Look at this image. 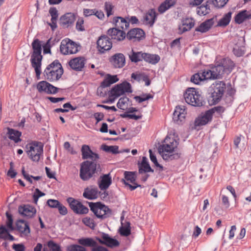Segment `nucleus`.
Segmentation results:
<instances>
[{
    "label": "nucleus",
    "mask_w": 251,
    "mask_h": 251,
    "mask_svg": "<svg viewBox=\"0 0 251 251\" xmlns=\"http://www.w3.org/2000/svg\"><path fill=\"white\" fill-rule=\"evenodd\" d=\"M234 64L229 58H224L220 62L216 63L215 66L210 70H207L201 73V77L203 81L210 79H219L223 77L225 74H229Z\"/></svg>",
    "instance_id": "nucleus-1"
},
{
    "label": "nucleus",
    "mask_w": 251,
    "mask_h": 251,
    "mask_svg": "<svg viewBox=\"0 0 251 251\" xmlns=\"http://www.w3.org/2000/svg\"><path fill=\"white\" fill-rule=\"evenodd\" d=\"M164 144L160 145L158 148V152L163 159L169 161L179 158L180 155L179 153H172L174 149L177 147L178 142L173 138L167 137L164 140Z\"/></svg>",
    "instance_id": "nucleus-2"
},
{
    "label": "nucleus",
    "mask_w": 251,
    "mask_h": 251,
    "mask_svg": "<svg viewBox=\"0 0 251 251\" xmlns=\"http://www.w3.org/2000/svg\"><path fill=\"white\" fill-rule=\"evenodd\" d=\"M32 47L33 50L31 55L30 62L32 67L34 69L38 79L40 78L41 73V64L43 56L41 55L42 45L41 41L35 39L32 43Z\"/></svg>",
    "instance_id": "nucleus-3"
},
{
    "label": "nucleus",
    "mask_w": 251,
    "mask_h": 251,
    "mask_svg": "<svg viewBox=\"0 0 251 251\" xmlns=\"http://www.w3.org/2000/svg\"><path fill=\"white\" fill-rule=\"evenodd\" d=\"M100 171V166L99 161L87 160L81 164L79 176L83 181H87L98 175Z\"/></svg>",
    "instance_id": "nucleus-4"
},
{
    "label": "nucleus",
    "mask_w": 251,
    "mask_h": 251,
    "mask_svg": "<svg viewBox=\"0 0 251 251\" xmlns=\"http://www.w3.org/2000/svg\"><path fill=\"white\" fill-rule=\"evenodd\" d=\"M186 102L192 106H201L204 102L200 92L194 88H188L184 94Z\"/></svg>",
    "instance_id": "nucleus-5"
},
{
    "label": "nucleus",
    "mask_w": 251,
    "mask_h": 251,
    "mask_svg": "<svg viewBox=\"0 0 251 251\" xmlns=\"http://www.w3.org/2000/svg\"><path fill=\"white\" fill-rule=\"evenodd\" d=\"M88 203L90 210L98 218L103 220L110 217L112 215V210L100 202Z\"/></svg>",
    "instance_id": "nucleus-6"
},
{
    "label": "nucleus",
    "mask_w": 251,
    "mask_h": 251,
    "mask_svg": "<svg viewBox=\"0 0 251 251\" xmlns=\"http://www.w3.org/2000/svg\"><path fill=\"white\" fill-rule=\"evenodd\" d=\"M26 153L32 161L38 162L43 153V145L41 142L34 141L27 144Z\"/></svg>",
    "instance_id": "nucleus-7"
},
{
    "label": "nucleus",
    "mask_w": 251,
    "mask_h": 251,
    "mask_svg": "<svg viewBox=\"0 0 251 251\" xmlns=\"http://www.w3.org/2000/svg\"><path fill=\"white\" fill-rule=\"evenodd\" d=\"M213 91L211 93V98L214 103L218 102L222 98L226 89V84L222 81H216L212 84Z\"/></svg>",
    "instance_id": "nucleus-8"
},
{
    "label": "nucleus",
    "mask_w": 251,
    "mask_h": 251,
    "mask_svg": "<svg viewBox=\"0 0 251 251\" xmlns=\"http://www.w3.org/2000/svg\"><path fill=\"white\" fill-rule=\"evenodd\" d=\"M132 92L131 84L125 81L113 87L109 92V96L118 98L125 93H131Z\"/></svg>",
    "instance_id": "nucleus-9"
},
{
    "label": "nucleus",
    "mask_w": 251,
    "mask_h": 251,
    "mask_svg": "<svg viewBox=\"0 0 251 251\" xmlns=\"http://www.w3.org/2000/svg\"><path fill=\"white\" fill-rule=\"evenodd\" d=\"M78 46L69 39L68 41L63 40L60 46V50L63 54H74L78 51Z\"/></svg>",
    "instance_id": "nucleus-10"
},
{
    "label": "nucleus",
    "mask_w": 251,
    "mask_h": 251,
    "mask_svg": "<svg viewBox=\"0 0 251 251\" xmlns=\"http://www.w3.org/2000/svg\"><path fill=\"white\" fill-rule=\"evenodd\" d=\"M67 201L69 203L70 208L74 212L77 214H86L89 211L87 207L84 206L80 201L73 198H68Z\"/></svg>",
    "instance_id": "nucleus-11"
},
{
    "label": "nucleus",
    "mask_w": 251,
    "mask_h": 251,
    "mask_svg": "<svg viewBox=\"0 0 251 251\" xmlns=\"http://www.w3.org/2000/svg\"><path fill=\"white\" fill-rule=\"evenodd\" d=\"M124 175L126 180L123 179V181L126 186L129 187L131 191L135 190L138 187H141V185L137 184L135 183V172L126 171L124 173Z\"/></svg>",
    "instance_id": "nucleus-12"
},
{
    "label": "nucleus",
    "mask_w": 251,
    "mask_h": 251,
    "mask_svg": "<svg viewBox=\"0 0 251 251\" xmlns=\"http://www.w3.org/2000/svg\"><path fill=\"white\" fill-rule=\"evenodd\" d=\"M97 48L101 53L111 49L112 44L110 38L106 35H102L99 37L97 42Z\"/></svg>",
    "instance_id": "nucleus-13"
},
{
    "label": "nucleus",
    "mask_w": 251,
    "mask_h": 251,
    "mask_svg": "<svg viewBox=\"0 0 251 251\" xmlns=\"http://www.w3.org/2000/svg\"><path fill=\"white\" fill-rule=\"evenodd\" d=\"M109 62L115 68H122L126 64L125 55L122 53H117L109 58Z\"/></svg>",
    "instance_id": "nucleus-14"
},
{
    "label": "nucleus",
    "mask_w": 251,
    "mask_h": 251,
    "mask_svg": "<svg viewBox=\"0 0 251 251\" xmlns=\"http://www.w3.org/2000/svg\"><path fill=\"white\" fill-rule=\"evenodd\" d=\"M82 158L83 159H90V161H98L100 158L99 155L94 152L89 146L83 145L81 147Z\"/></svg>",
    "instance_id": "nucleus-15"
},
{
    "label": "nucleus",
    "mask_w": 251,
    "mask_h": 251,
    "mask_svg": "<svg viewBox=\"0 0 251 251\" xmlns=\"http://www.w3.org/2000/svg\"><path fill=\"white\" fill-rule=\"evenodd\" d=\"M126 37L129 40H133V41H139L145 37V32L141 28H134L130 29L126 34Z\"/></svg>",
    "instance_id": "nucleus-16"
},
{
    "label": "nucleus",
    "mask_w": 251,
    "mask_h": 251,
    "mask_svg": "<svg viewBox=\"0 0 251 251\" xmlns=\"http://www.w3.org/2000/svg\"><path fill=\"white\" fill-rule=\"evenodd\" d=\"M107 35L111 37L112 39L116 40L118 41L124 40L126 37V32L116 27H113L109 29L107 32Z\"/></svg>",
    "instance_id": "nucleus-17"
},
{
    "label": "nucleus",
    "mask_w": 251,
    "mask_h": 251,
    "mask_svg": "<svg viewBox=\"0 0 251 251\" xmlns=\"http://www.w3.org/2000/svg\"><path fill=\"white\" fill-rule=\"evenodd\" d=\"M185 109L184 106H177L173 113V119L175 123L180 124L184 121L185 117Z\"/></svg>",
    "instance_id": "nucleus-18"
},
{
    "label": "nucleus",
    "mask_w": 251,
    "mask_h": 251,
    "mask_svg": "<svg viewBox=\"0 0 251 251\" xmlns=\"http://www.w3.org/2000/svg\"><path fill=\"white\" fill-rule=\"evenodd\" d=\"M85 61L84 57L80 56L71 59L68 64L73 70L81 71L84 67Z\"/></svg>",
    "instance_id": "nucleus-19"
},
{
    "label": "nucleus",
    "mask_w": 251,
    "mask_h": 251,
    "mask_svg": "<svg viewBox=\"0 0 251 251\" xmlns=\"http://www.w3.org/2000/svg\"><path fill=\"white\" fill-rule=\"evenodd\" d=\"M75 20V16L72 13H68L62 16L60 18V25L64 28L72 25Z\"/></svg>",
    "instance_id": "nucleus-20"
},
{
    "label": "nucleus",
    "mask_w": 251,
    "mask_h": 251,
    "mask_svg": "<svg viewBox=\"0 0 251 251\" xmlns=\"http://www.w3.org/2000/svg\"><path fill=\"white\" fill-rule=\"evenodd\" d=\"M212 119L210 111H206L203 115L199 116L195 121V126H199L205 125Z\"/></svg>",
    "instance_id": "nucleus-21"
},
{
    "label": "nucleus",
    "mask_w": 251,
    "mask_h": 251,
    "mask_svg": "<svg viewBox=\"0 0 251 251\" xmlns=\"http://www.w3.org/2000/svg\"><path fill=\"white\" fill-rule=\"evenodd\" d=\"M234 19L236 24H241L247 20H251V12L250 10H241L236 15Z\"/></svg>",
    "instance_id": "nucleus-22"
},
{
    "label": "nucleus",
    "mask_w": 251,
    "mask_h": 251,
    "mask_svg": "<svg viewBox=\"0 0 251 251\" xmlns=\"http://www.w3.org/2000/svg\"><path fill=\"white\" fill-rule=\"evenodd\" d=\"M19 212L20 214L27 218L33 217L36 212L35 208L30 205H25L19 207Z\"/></svg>",
    "instance_id": "nucleus-23"
},
{
    "label": "nucleus",
    "mask_w": 251,
    "mask_h": 251,
    "mask_svg": "<svg viewBox=\"0 0 251 251\" xmlns=\"http://www.w3.org/2000/svg\"><path fill=\"white\" fill-rule=\"evenodd\" d=\"M113 23L115 25V27L118 29L124 30L127 29L129 27V24L126 19L122 17H116L113 19Z\"/></svg>",
    "instance_id": "nucleus-24"
},
{
    "label": "nucleus",
    "mask_w": 251,
    "mask_h": 251,
    "mask_svg": "<svg viewBox=\"0 0 251 251\" xmlns=\"http://www.w3.org/2000/svg\"><path fill=\"white\" fill-rule=\"evenodd\" d=\"M118 80L119 78L116 75H112L110 74H107L104 80L101 82L100 87L98 88V92L101 90L102 88L109 87L110 85L116 83Z\"/></svg>",
    "instance_id": "nucleus-25"
},
{
    "label": "nucleus",
    "mask_w": 251,
    "mask_h": 251,
    "mask_svg": "<svg viewBox=\"0 0 251 251\" xmlns=\"http://www.w3.org/2000/svg\"><path fill=\"white\" fill-rule=\"evenodd\" d=\"M101 237L102 239L104 240V245L108 247L113 248L117 247L120 245L119 242L112 237L109 234L104 232L101 233Z\"/></svg>",
    "instance_id": "nucleus-26"
},
{
    "label": "nucleus",
    "mask_w": 251,
    "mask_h": 251,
    "mask_svg": "<svg viewBox=\"0 0 251 251\" xmlns=\"http://www.w3.org/2000/svg\"><path fill=\"white\" fill-rule=\"evenodd\" d=\"M98 189L97 187L90 186L85 188L83 196L89 200H95L98 197Z\"/></svg>",
    "instance_id": "nucleus-27"
},
{
    "label": "nucleus",
    "mask_w": 251,
    "mask_h": 251,
    "mask_svg": "<svg viewBox=\"0 0 251 251\" xmlns=\"http://www.w3.org/2000/svg\"><path fill=\"white\" fill-rule=\"evenodd\" d=\"M50 68H46L44 72L45 78L50 81L58 80L62 76V71H58L57 73L54 71H50Z\"/></svg>",
    "instance_id": "nucleus-28"
},
{
    "label": "nucleus",
    "mask_w": 251,
    "mask_h": 251,
    "mask_svg": "<svg viewBox=\"0 0 251 251\" xmlns=\"http://www.w3.org/2000/svg\"><path fill=\"white\" fill-rule=\"evenodd\" d=\"M195 25V22L192 18H185L182 21V26L178 28V32L183 33L190 30Z\"/></svg>",
    "instance_id": "nucleus-29"
},
{
    "label": "nucleus",
    "mask_w": 251,
    "mask_h": 251,
    "mask_svg": "<svg viewBox=\"0 0 251 251\" xmlns=\"http://www.w3.org/2000/svg\"><path fill=\"white\" fill-rule=\"evenodd\" d=\"M100 180L98 181L99 188L101 190L107 189L112 183L110 174H105L100 177Z\"/></svg>",
    "instance_id": "nucleus-30"
},
{
    "label": "nucleus",
    "mask_w": 251,
    "mask_h": 251,
    "mask_svg": "<svg viewBox=\"0 0 251 251\" xmlns=\"http://www.w3.org/2000/svg\"><path fill=\"white\" fill-rule=\"evenodd\" d=\"M138 167L139 174L154 172L153 170L151 168L148 159L145 156L143 157L142 162L138 164Z\"/></svg>",
    "instance_id": "nucleus-31"
},
{
    "label": "nucleus",
    "mask_w": 251,
    "mask_h": 251,
    "mask_svg": "<svg viewBox=\"0 0 251 251\" xmlns=\"http://www.w3.org/2000/svg\"><path fill=\"white\" fill-rule=\"evenodd\" d=\"M214 23V18L206 20L195 29V31L204 33L208 31Z\"/></svg>",
    "instance_id": "nucleus-32"
},
{
    "label": "nucleus",
    "mask_w": 251,
    "mask_h": 251,
    "mask_svg": "<svg viewBox=\"0 0 251 251\" xmlns=\"http://www.w3.org/2000/svg\"><path fill=\"white\" fill-rule=\"evenodd\" d=\"M16 226L17 230L25 235H27L30 233L29 226L24 220H19L17 221Z\"/></svg>",
    "instance_id": "nucleus-33"
},
{
    "label": "nucleus",
    "mask_w": 251,
    "mask_h": 251,
    "mask_svg": "<svg viewBox=\"0 0 251 251\" xmlns=\"http://www.w3.org/2000/svg\"><path fill=\"white\" fill-rule=\"evenodd\" d=\"M78 243L82 247L95 248L97 246V242L92 238H81L78 239Z\"/></svg>",
    "instance_id": "nucleus-34"
},
{
    "label": "nucleus",
    "mask_w": 251,
    "mask_h": 251,
    "mask_svg": "<svg viewBox=\"0 0 251 251\" xmlns=\"http://www.w3.org/2000/svg\"><path fill=\"white\" fill-rule=\"evenodd\" d=\"M156 17V14L155 10L153 9H150L148 13L144 17V21L146 24L149 25L151 26H152L154 23Z\"/></svg>",
    "instance_id": "nucleus-35"
},
{
    "label": "nucleus",
    "mask_w": 251,
    "mask_h": 251,
    "mask_svg": "<svg viewBox=\"0 0 251 251\" xmlns=\"http://www.w3.org/2000/svg\"><path fill=\"white\" fill-rule=\"evenodd\" d=\"M143 60L151 64H156L160 60V56L157 54H152L148 53H144Z\"/></svg>",
    "instance_id": "nucleus-36"
},
{
    "label": "nucleus",
    "mask_w": 251,
    "mask_h": 251,
    "mask_svg": "<svg viewBox=\"0 0 251 251\" xmlns=\"http://www.w3.org/2000/svg\"><path fill=\"white\" fill-rule=\"evenodd\" d=\"M144 53L142 51L136 52L132 50L129 54V58L131 62L137 63L143 60Z\"/></svg>",
    "instance_id": "nucleus-37"
},
{
    "label": "nucleus",
    "mask_w": 251,
    "mask_h": 251,
    "mask_svg": "<svg viewBox=\"0 0 251 251\" xmlns=\"http://www.w3.org/2000/svg\"><path fill=\"white\" fill-rule=\"evenodd\" d=\"M176 2V0H166L162 3L158 8L160 13H163L167 10L173 6Z\"/></svg>",
    "instance_id": "nucleus-38"
},
{
    "label": "nucleus",
    "mask_w": 251,
    "mask_h": 251,
    "mask_svg": "<svg viewBox=\"0 0 251 251\" xmlns=\"http://www.w3.org/2000/svg\"><path fill=\"white\" fill-rule=\"evenodd\" d=\"M7 129V134L8 135V137L9 139L14 141L15 143H18L21 141L20 137L21 135V133L20 132L10 128H8Z\"/></svg>",
    "instance_id": "nucleus-39"
},
{
    "label": "nucleus",
    "mask_w": 251,
    "mask_h": 251,
    "mask_svg": "<svg viewBox=\"0 0 251 251\" xmlns=\"http://www.w3.org/2000/svg\"><path fill=\"white\" fill-rule=\"evenodd\" d=\"M0 238L10 241L15 240V238L9 233L8 230L3 226H1L0 227Z\"/></svg>",
    "instance_id": "nucleus-40"
},
{
    "label": "nucleus",
    "mask_w": 251,
    "mask_h": 251,
    "mask_svg": "<svg viewBox=\"0 0 251 251\" xmlns=\"http://www.w3.org/2000/svg\"><path fill=\"white\" fill-rule=\"evenodd\" d=\"M232 12H228L219 21L218 25L220 26H226L228 25L231 20Z\"/></svg>",
    "instance_id": "nucleus-41"
},
{
    "label": "nucleus",
    "mask_w": 251,
    "mask_h": 251,
    "mask_svg": "<svg viewBox=\"0 0 251 251\" xmlns=\"http://www.w3.org/2000/svg\"><path fill=\"white\" fill-rule=\"evenodd\" d=\"M47 68H50V71L49 72L54 71L57 73L58 71H62V74H63V69L58 60H54L53 62L49 65Z\"/></svg>",
    "instance_id": "nucleus-42"
},
{
    "label": "nucleus",
    "mask_w": 251,
    "mask_h": 251,
    "mask_svg": "<svg viewBox=\"0 0 251 251\" xmlns=\"http://www.w3.org/2000/svg\"><path fill=\"white\" fill-rule=\"evenodd\" d=\"M101 149L104 151L108 153H112L116 154L120 152L119 151V147L117 146H107L106 145H102Z\"/></svg>",
    "instance_id": "nucleus-43"
},
{
    "label": "nucleus",
    "mask_w": 251,
    "mask_h": 251,
    "mask_svg": "<svg viewBox=\"0 0 251 251\" xmlns=\"http://www.w3.org/2000/svg\"><path fill=\"white\" fill-rule=\"evenodd\" d=\"M122 225L123 223H122ZM119 232L122 236H128L131 233L130 223L126 222L125 226H122L119 229Z\"/></svg>",
    "instance_id": "nucleus-44"
},
{
    "label": "nucleus",
    "mask_w": 251,
    "mask_h": 251,
    "mask_svg": "<svg viewBox=\"0 0 251 251\" xmlns=\"http://www.w3.org/2000/svg\"><path fill=\"white\" fill-rule=\"evenodd\" d=\"M210 12V7L209 4H202L197 9V14L200 16L205 15Z\"/></svg>",
    "instance_id": "nucleus-45"
},
{
    "label": "nucleus",
    "mask_w": 251,
    "mask_h": 251,
    "mask_svg": "<svg viewBox=\"0 0 251 251\" xmlns=\"http://www.w3.org/2000/svg\"><path fill=\"white\" fill-rule=\"evenodd\" d=\"M50 83L46 81H41L37 85V89L40 93L45 92L47 93Z\"/></svg>",
    "instance_id": "nucleus-46"
},
{
    "label": "nucleus",
    "mask_w": 251,
    "mask_h": 251,
    "mask_svg": "<svg viewBox=\"0 0 251 251\" xmlns=\"http://www.w3.org/2000/svg\"><path fill=\"white\" fill-rule=\"evenodd\" d=\"M83 223L87 226L94 229L96 226L93 219L90 217H85L82 219Z\"/></svg>",
    "instance_id": "nucleus-47"
},
{
    "label": "nucleus",
    "mask_w": 251,
    "mask_h": 251,
    "mask_svg": "<svg viewBox=\"0 0 251 251\" xmlns=\"http://www.w3.org/2000/svg\"><path fill=\"white\" fill-rule=\"evenodd\" d=\"M229 0H211L213 5L217 8L224 7Z\"/></svg>",
    "instance_id": "nucleus-48"
},
{
    "label": "nucleus",
    "mask_w": 251,
    "mask_h": 251,
    "mask_svg": "<svg viewBox=\"0 0 251 251\" xmlns=\"http://www.w3.org/2000/svg\"><path fill=\"white\" fill-rule=\"evenodd\" d=\"M68 251H86V249L81 245L76 244L71 245L67 247Z\"/></svg>",
    "instance_id": "nucleus-49"
},
{
    "label": "nucleus",
    "mask_w": 251,
    "mask_h": 251,
    "mask_svg": "<svg viewBox=\"0 0 251 251\" xmlns=\"http://www.w3.org/2000/svg\"><path fill=\"white\" fill-rule=\"evenodd\" d=\"M191 81L195 84H199L200 82L203 81L201 77V73L199 72L192 75L191 78Z\"/></svg>",
    "instance_id": "nucleus-50"
},
{
    "label": "nucleus",
    "mask_w": 251,
    "mask_h": 251,
    "mask_svg": "<svg viewBox=\"0 0 251 251\" xmlns=\"http://www.w3.org/2000/svg\"><path fill=\"white\" fill-rule=\"evenodd\" d=\"M150 157L151 161L154 164V165L158 167H159L161 171L163 170V166L160 165L157 162L156 157L154 154H153L151 150H149Z\"/></svg>",
    "instance_id": "nucleus-51"
},
{
    "label": "nucleus",
    "mask_w": 251,
    "mask_h": 251,
    "mask_svg": "<svg viewBox=\"0 0 251 251\" xmlns=\"http://www.w3.org/2000/svg\"><path fill=\"white\" fill-rule=\"evenodd\" d=\"M49 13L51 17V21L57 20L58 17V13L55 7H50L49 9Z\"/></svg>",
    "instance_id": "nucleus-52"
},
{
    "label": "nucleus",
    "mask_w": 251,
    "mask_h": 251,
    "mask_svg": "<svg viewBox=\"0 0 251 251\" xmlns=\"http://www.w3.org/2000/svg\"><path fill=\"white\" fill-rule=\"evenodd\" d=\"M48 246L52 251H61L60 247L52 241H50L48 242Z\"/></svg>",
    "instance_id": "nucleus-53"
},
{
    "label": "nucleus",
    "mask_w": 251,
    "mask_h": 251,
    "mask_svg": "<svg viewBox=\"0 0 251 251\" xmlns=\"http://www.w3.org/2000/svg\"><path fill=\"white\" fill-rule=\"evenodd\" d=\"M6 217L7 219V221L6 222V226L8 228H9L11 230H14V227L13 226V219L12 216L11 214H9L7 212L6 213Z\"/></svg>",
    "instance_id": "nucleus-54"
},
{
    "label": "nucleus",
    "mask_w": 251,
    "mask_h": 251,
    "mask_svg": "<svg viewBox=\"0 0 251 251\" xmlns=\"http://www.w3.org/2000/svg\"><path fill=\"white\" fill-rule=\"evenodd\" d=\"M145 97H141L140 96H135L134 97V99L137 101L139 103H141L145 100H147L150 99H151L153 98V96L151 94H145L144 95Z\"/></svg>",
    "instance_id": "nucleus-55"
},
{
    "label": "nucleus",
    "mask_w": 251,
    "mask_h": 251,
    "mask_svg": "<svg viewBox=\"0 0 251 251\" xmlns=\"http://www.w3.org/2000/svg\"><path fill=\"white\" fill-rule=\"evenodd\" d=\"M208 111H210V112L211 113V115L213 117V114L215 112H217L218 114H220L221 113L224 112V111H225V108L223 106H218L214 107L213 108L208 110Z\"/></svg>",
    "instance_id": "nucleus-56"
},
{
    "label": "nucleus",
    "mask_w": 251,
    "mask_h": 251,
    "mask_svg": "<svg viewBox=\"0 0 251 251\" xmlns=\"http://www.w3.org/2000/svg\"><path fill=\"white\" fill-rule=\"evenodd\" d=\"M104 7L105 10L106 12V14L108 17H109L110 15H112V9L113 8V6L112 5L108 2H105L104 4Z\"/></svg>",
    "instance_id": "nucleus-57"
},
{
    "label": "nucleus",
    "mask_w": 251,
    "mask_h": 251,
    "mask_svg": "<svg viewBox=\"0 0 251 251\" xmlns=\"http://www.w3.org/2000/svg\"><path fill=\"white\" fill-rule=\"evenodd\" d=\"M84 20L82 18H79L76 24V28L77 30L82 31L85 30L83 25Z\"/></svg>",
    "instance_id": "nucleus-58"
},
{
    "label": "nucleus",
    "mask_w": 251,
    "mask_h": 251,
    "mask_svg": "<svg viewBox=\"0 0 251 251\" xmlns=\"http://www.w3.org/2000/svg\"><path fill=\"white\" fill-rule=\"evenodd\" d=\"M129 99L126 97L121 98L117 103V106L118 108L124 109L122 107L127 102V101Z\"/></svg>",
    "instance_id": "nucleus-59"
},
{
    "label": "nucleus",
    "mask_w": 251,
    "mask_h": 251,
    "mask_svg": "<svg viewBox=\"0 0 251 251\" xmlns=\"http://www.w3.org/2000/svg\"><path fill=\"white\" fill-rule=\"evenodd\" d=\"M60 203L59 201L55 200L50 199L47 201L48 205L52 208H57Z\"/></svg>",
    "instance_id": "nucleus-60"
},
{
    "label": "nucleus",
    "mask_w": 251,
    "mask_h": 251,
    "mask_svg": "<svg viewBox=\"0 0 251 251\" xmlns=\"http://www.w3.org/2000/svg\"><path fill=\"white\" fill-rule=\"evenodd\" d=\"M49 88L47 90V93L48 94H55L57 93L59 88L56 87L50 83L49 85Z\"/></svg>",
    "instance_id": "nucleus-61"
},
{
    "label": "nucleus",
    "mask_w": 251,
    "mask_h": 251,
    "mask_svg": "<svg viewBox=\"0 0 251 251\" xmlns=\"http://www.w3.org/2000/svg\"><path fill=\"white\" fill-rule=\"evenodd\" d=\"M233 52L234 54L238 57L241 56L244 54V51L240 49L238 46H236L233 48Z\"/></svg>",
    "instance_id": "nucleus-62"
},
{
    "label": "nucleus",
    "mask_w": 251,
    "mask_h": 251,
    "mask_svg": "<svg viewBox=\"0 0 251 251\" xmlns=\"http://www.w3.org/2000/svg\"><path fill=\"white\" fill-rule=\"evenodd\" d=\"M22 174L24 177V178L27 180L30 183L32 184L33 183V181L31 178H32V176L29 175L27 174L25 171L24 167H23L22 170Z\"/></svg>",
    "instance_id": "nucleus-63"
},
{
    "label": "nucleus",
    "mask_w": 251,
    "mask_h": 251,
    "mask_svg": "<svg viewBox=\"0 0 251 251\" xmlns=\"http://www.w3.org/2000/svg\"><path fill=\"white\" fill-rule=\"evenodd\" d=\"M12 248L15 251H25V247L22 244H14L12 246Z\"/></svg>",
    "instance_id": "nucleus-64"
}]
</instances>
